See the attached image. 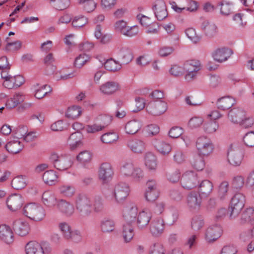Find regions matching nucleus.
I'll list each match as a JSON object with an SVG mask.
<instances>
[{
	"instance_id": "nucleus-51",
	"label": "nucleus",
	"mask_w": 254,
	"mask_h": 254,
	"mask_svg": "<svg viewBox=\"0 0 254 254\" xmlns=\"http://www.w3.org/2000/svg\"><path fill=\"white\" fill-rule=\"evenodd\" d=\"M105 68L111 71H116L121 68V64L113 59L106 61L104 64Z\"/></svg>"
},
{
	"instance_id": "nucleus-46",
	"label": "nucleus",
	"mask_w": 254,
	"mask_h": 254,
	"mask_svg": "<svg viewBox=\"0 0 254 254\" xmlns=\"http://www.w3.org/2000/svg\"><path fill=\"white\" fill-rule=\"evenodd\" d=\"M229 183L224 181L218 187V196L221 200H224L228 196L229 190Z\"/></svg>"
},
{
	"instance_id": "nucleus-55",
	"label": "nucleus",
	"mask_w": 254,
	"mask_h": 254,
	"mask_svg": "<svg viewBox=\"0 0 254 254\" xmlns=\"http://www.w3.org/2000/svg\"><path fill=\"white\" fill-rule=\"evenodd\" d=\"M65 239L77 243L81 241L82 236L79 231L71 230L64 238Z\"/></svg>"
},
{
	"instance_id": "nucleus-5",
	"label": "nucleus",
	"mask_w": 254,
	"mask_h": 254,
	"mask_svg": "<svg viewBox=\"0 0 254 254\" xmlns=\"http://www.w3.org/2000/svg\"><path fill=\"white\" fill-rule=\"evenodd\" d=\"M200 68L201 65L199 61L190 60L186 61L183 66L184 71L187 72L185 76V79L190 81L195 79Z\"/></svg>"
},
{
	"instance_id": "nucleus-48",
	"label": "nucleus",
	"mask_w": 254,
	"mask_h": 254,
	"mask_svg": "<svg viewBox=\"0 0 254 254\" xmlns=\"http://www.w3.org/2000/svg\"><path fill=\"white\" fill-rule=\"evenodd\" d=\"M1 104L4 105V106L1 107V113L5 108L12 109L16 107L12 97L8 98L6 95L3 94H1Z\"/></svg>"
},
{
	"instance_id": "nucleus-64",
	"label": "nucleus",
	"mask_w": 254,
	"mask_h": 254,
	"mask_svg": "<svg viewBox=\"0 0 254 254\" xmlns=\"http://www.w3.org/2000/svg\"><path fill=\"white\" fill-rule=\"evenodd\" d=\"M243 141L247 146H254V131H251L247 133L243 137Z\"/></svg>"
},
{
	"instance_id": "nucleus-33",
	"label": "nucleus",
	"mask_w": 254,
	"mask_h": 254,
	"mask_svg": "<svg viewBox=\"0 0 254 254\" xmlns=\"http://www.w3.org/2000/svg\"><path fill=\"white\" fill-rule=\"evenodd\" d=\"M120 89V86L117 82L108 81L102 84L100 88V91L104 94H112Z\"/></svg>"
},
{
	"instance_id": "nucleus-50",
	"label": "nucleus",
	"mask_w": 254,
	"mask_h": 254,
	"mask_svg": "<svg viewBox=\"0 0 254 254\" xmlns=\"http://www.w3.org/2000/svg\"><path fill=\"white\" fill-rule=\"evenodd\" d=\"M192 167L197 171L202 170L205 167L204 159L200 155L194 157L190 161Z\"/></svg>"
},
{
	"instance_id": "nucleus-9",
	"label": "nucleus",
	"mask_w": 254,
	"mask_h": 254,
	"mask_svg": "<svg viewBox=\"0 0 254 254\" xmlns=\"http://www.w3.org/2000/svg\"><path fill=\"white\" fill-rule=\"evenodd\" d=\"M202 199V197L198 191H191L187 196V205L191 210H198L200 208Z\"/></svg>"
},
{
	"instance_id": "nucleus-7",
	"label": "nucleus",
	"mask_w": 254,
	"mask_h": 254,
	"mask_svg": "<svg viewBox=\"0 0 254 254\" xmlns=\"http://www.w3.org/2000/svg\"><path fill=\"white\" fill-rule=\"evenodd\" d=\"M181 185L186 189H192L197 187L199 184V180L197 175L192 171L186 172L183 175Z\"/></svg>"
},
{
	"instance_id": "nucleus-24",
	"label": "nucleus",
	"mask_w": 254,
	"mask_h": 254,
	"mask_svg": "<svg viewBox=\"0 0 254 254\" xmlns=\"http://www.w3.org/2000/svg\"><path fill=\"white\" fill-rule=\"evenodd\" d=\"M201 29L204 34L208 37L215 36L218 31L217 27L215 23L206 20L202 23Z\"/></svg>"
},
{
	"instance_id": "nucleus-30",
	"label": "nucleus",
	"mask_w": 254,
	"mask_h": 254,
	"mask_svg": "<svg viewBox=\"0 0 254 254\" xmlns=\"http://www.w3.org/2000/svg\"><path fill=\"white\" fill-rule=\"evenodd\" d=\"M4 147L9 153L17 154L23 149V145L18 139H13L5 144Z\"/></svg>"
},
{
	"instance_id": "nucleus-38",
	"label": "nucleus",
	"mask_w": 254,
	"mask_h": 254,
	"mask_svg": "<svg viewBox=\"0 0 254 254\" xmlns=\"http://www.w3.org/2000/svg\"><path fill=\"white\" fill-rule=\"evenodd\" d=\"M137 213V207L135 206H131L126 208L124 211V217L126 223L131 224L134 222Z\"/></svg>"
},
{
	"instance_id": "nucleus-53",
	"label": "nucleus",
	"mask_w": 254,
	"mask_h": 254,
	"mask_svg": "<svg viewBox=\"0 0 254 254\" xmlns=\"http://www.w3.org/2000/svg\"><path fill=\"white\" fill-rule=\"evenodd\" d=\"M119 138L118 135L115 132H108L101 136V140L104 143H112Z\"/></svg>"
},
{
	"instance_id": "nucleus-3",
	"label": "nucleus",
	"mask_w": 254,
	"mask_h": 254,
	"mask_svg": "<svg viewBox=\"0 0 254 254\" xmlns=\"http://www.w3.org/2000/svg\"><path fill=\"white\" fill-rule=\"evenodd\" d=\"M54 167L58 170L64 171L70 168L73 164V157L67 154L53 153L50 158Z\"/></svg>"
},
{
	"instance_id": "nucleus-61",
	"label": "nucleus",
	"mask_w": 254,
	"mask_h": 254,
	"mask_svg": "<svg viewBox=\"0 0 254 254\" xmlns=\"http://www.w3.org/2000/svg\"><path fill=\"white\" fill-rule=\"evenodd\" d=\"M106 127L105 125L100 124H93L90 125H87L85 129L88 133H94L99 131H101Z\"/></svg>"
},
{
	"instance_id": "nucleus-40",
	"label": "nucleus",
	"mask_w": 254,
	"mask_h": 254,
	"mask_svg": "<svg viewBox=\"0 0 254 254\" xmlns=\"http://www.w3.org/2000/svg\"><path fill=\"white\" fill-rule=\"evenodd\" d=\"M6 44L4 50L7 52H15L19 50L22 47V42L20 40L12 41L9 37L5 39Z\"/></svg>"
},
{
	"instance_id": "nucleus-56",
	"label": "nucleus",
	"mask_w": 254,
	"mask_h": 254,
	"mask_svg": "<svg viewBox=\"0 0 254 254\" xmlns=\"http://www.w3.org/2000/svg\"><path fill=\"white\" fill-rule=\"evenodd\" d=\"M27 132L28 129L24 126H19L12 132L13 138H17L18 140L20 138H23Z\"/></svg>"
},
{
	"instance_id": "nucleus-23",
	"label": "nucleus",
	"mask_w": 254,
	"mask_h": 254,
	"mask_svg": "<svg viewBox=\"0 0 254 254\" xmlns=\"http://www.w3.org/2000/svg\"><path fill=\"white\" fill-rule=\"evenodd\" d=\"M32 89L33 91L34 96L38 99H43L49 92L52 91L50 87L47 84L40 85L36 83L32 86Z\"/></svg>"
},
{
	"instance_id": "nucleus-10",
	"label": "nucleus",
	"mask_w": 254,
	"mask_h": 254,
	"mask_svg": "<svg viewBox=\"0 0 254 254\" xmlns=\"http://www.w3.org/2000/svg\"><path fill=\"white\" fill-rule=\"evenodd\" d=\"M24 203L21 195L14 193L9 195L5 200L7 208L11 211H16L20 209Z\"/></svg>"
},
{
	"instance_id": "nucleus-57",
	"label": "nucleus",
	"mask_w": 254,
	"mask_h": 254,
	"mask_svg": "<svg viewBox=\"0 0 254 254\" xmlns=\"http://www.w3.org/2000/svg\"><path fill=\"white\" fill-rule=\"evenodd\" d=\"M134 166L131 162H126L121 169L122 174L127 177H130L134 169Z\"/></svg>"
},
{
	"instance_id": "nucleus-20",
	"label": "nucleus",
	"mask_w": 254,
	"mask_h": 254,
	"mask_svg": "<svg viewBox=\"0 0 254 254\" xmlns=\"http://www.w3.org/2000/svg\"><path fill=\"white\" fill-rule=\"evenodd\" d=\"M116 57L118 60L123 64L129 63L133 59V55L131 50L126 47L119 48L116 52Z\"/></svg>"
},
{
	"instance_id": "nucleus-2",
	"label": "nucleus",
	"mask_w": 254,
	"mask_h": 254,
	"mask_svg": "<svg viewBox=\"0 0 254 254\" xmlns=\"http://www.w3.org/2000/svg\"><path fill=\"white\" fill-rule=\"evenodd\" d=\"M23 213L30 219L36 222L42 221L46 216L43 207L35 203H30L25 205Z\"/></svg>"
},
{
	"instance_id": "nucleus-14",
	"label": "nucleus",
	"mask_w": 254,
	"mask_h": 254,
	"mask_svg": "<svg viewBox=\"0 0 254 254\" xmlns=\"http://www.w3.org/2000/svg\"><path fill=\"white\" fill-rule=\"evenodd\" d=\"M129 192L128 186L124 183L117 185L114 190V197L118 202L124 200L128 196Z\"/></svg>"
},
{
	"instance_id": "nucleus-16",
	"label": "nucleus",
	"mask_w": 254,
	"mask_h": 254,
	"mask_svg": "<svg viewBox=\"0 0 254 254\" xmlns=\"http://www.w3.org/2000/svg\"><path fill=\"white\" fill-rule=\"evenodd\" d=\"M152 9L158 20L164 19L168 15L166 4L162 0H156L153 5Z\"/></svg>"
},
{
	"instance_id": "nucleus-58",
	"label": "nucleus",
	"mask_w": 254,
	"mask_h": 254,
	"mask_svg": "<svg viewBox=\"0 0 254 254\" xmlns=\"http://www.w3.org/2000/svg\"><path fill=\"white\" fill-rule=\"evenodd\" d=\"M91 154L88 151L85 150L81 152L76 156V159L81 163L85 164L91 160Z\"/></svg>"
},
{
	"instance_id": "nucleus-42",
	"label": "nucleus",
	"mask_w": 254,
	"mask_h": 254,
	"mask_svg": "<svg viewBox=\"0 0 254 254\" xmlns=\"http://www.w3.org/2000/svg\"><path fill=\"white\" fill-rule=\"evenodd\" d=\"M81 134L78 131L73 133L70 135L67 142L70 146L71 150L75 149L81 144Z\"/></svg>"
},
{
	"instance_id": "nucleus-45",
	"label": "nucleus",
	"mask_w": 254,
	"mask_h": 254,
	"mask_svg": "<svg viewBox=\"0 0 254 254\" xmlns=\"http://www.w3.org/2000/svg\"><path fill=\"white\" fill-rule=\"evenodd\" d=\"M123 236L126 242H128L132 239L134 232L131 224L126 223L124 225Z\"/></svg>"
},
{
	"instance_id": "nucleus-26",
	"label": "nucleus",
	"mask_w": 254,
	"mask_h": 254,
	"mask_svg": "<svg viewBox=\"0 0 254 254\" xmlns=\"http://www.w3.org/2000/svg\"><path fill=\"white\" fill-rule=\"evenodd\" d=\"M232 54V51L228 48H223L216 50L213 54L215 61L219 63L226 61Z\"/></svg>"
},
{
	"instance_id": "nucleus-44",
	"label": "nucleus",
	"mask_w": 254,
	"mask_h": 254,
	"mask_svg": "<svg viewBox=\"0 0 254 254\" xmlns=\"http://www.w3.org/2000/svg\"><path fill=\"white\" fill-rule=\"evenodd\" d=\"M51 5L55 9L63 10L67 8L70 4L69 0H48Z\"/></svg>"
},
{
	"instance_id": "nucleus-59",
	"label": "nucleus",
	"mask_w": 254,
	"mask_h": 254,
	"mask_svg": "<svg viewBox=\"0 0 254 254\" xmlns=\"http://www.w3.org/2000/svg\"><path fill=\"white\" fill-rule=\"evenodd\" d=\"M88 22V19L84 16H79L75 17L72 22V24L75 28H81L85 25Z\"/></svg>"
},
{
	"instance_id": "nucleus-6",
	"label": "nucleus",
	"mask_w": 254,
	"mask_h": 254,
	"mask_svg": "<svg viewBox=\"0 0 254 254\" xmlns=\"http://www.w3.org/2000/svg\"><path fill=\"white\" fill-rule=\"evenodd\" d=\"M196 147L198 154L201 156H208L214 149L212 141L205 136L199 137L197 139Z\"/></svg>"
},
{
	"instance_id": "nucleus-49",
	"label": "nucleus",
	"mask_w": 254,
	"mask_h": 254,
	"mask_svg": "<svg viewBox=\"0 0 254 254\" xmlns=\"http://www.w3.org/2000/svg\"><path fill=\"white\" fill-rule=\"evenodd\" d=\"M204 225L203 218L200 216L193 217L191 221V228L194 231H198L201 230Z\"/></svg>"
},
{
	"instance_id": "nucleus-52",
	"label": "nucleus",
	"mask_w": 254,
	"mask_h": 254,
	"mask_svg": "<svg viewBox=\"0 0 254 254\" xmlns=\"http://www.w3.org/2000/svg\"><path fill=\"white\" fill-rule=\"evenodd\" d=\"M254 209L253 208L250 207L247 208L242 213L240 223L241 224H244L250 222L252 219V216L254 213Z\"/></svg>"
},
{
	"instance_id": "nucleus-60",
	"label": "nucleus",
	"mask_w": 254,
	"mask_h": 254,
	"mask_svg": "<svg viewBox=\"0 0 254 254\" xmlns=\"http://www.w3.org/2000/svg\"><path fill=\"white\" fill-rule=\"evenodd\" d=\"M89 58L86 54H81L76 58L74 66L77 68L82 67L88 61Z\"/></svg>"
},
{
	"instance_id": "nucleus-35",
	"label": "nucleus",
	"mask_w": 254,
	"mask_h": 254,
	"mask_svg": "<svg viewBox=\"0 0 254 254\" xmlns=\"http://www.w3.org/2000/svg\"><path fill=\"white\" fill-rule=\"evenodd\" d=\"M26 254H43V247L35 241H31L25 246Z\"/></svg>"
},
{
	"instance_id": "nucleus-13",
	"label": "nucleus",
	"mask_w": 254,
	"mask_h": 254,
	"mask_svg": "<svg viewBox=\"0 0 254 254\" xmlns=\"http://www.w3.org/2000/svg\"><path fill=\"white\" fill-rule=\"evenodd\" d=\"M165 229V222L160 217L154 218L150 225V232L154 237L160 236Z\"/></svg>"
},
{
	"instance_id": "nucleus-37",
	"label": "nucleus",
	"mask_w": 254,
	"mask_h": 254,
	"mask_svg": "<svg viewBox=\"0 0 254 254\" xmlns=\"http://www.w3.org/2000/svg\"><path fill=\"white\" fill-rule=\"evenodd\" d=\"M199 191L201 196L207 197L212 192L213 186L212 183L208 180L203 181L199 185Z\"/></svg>"
},
{
	"instance_id": "nucleus-4",
	"label": "nucleus",
	"mask_w": 254,
	"mask_h": 254,
	"mask_svg": "<svg viewBox=\"0 0 254 254\" xmlns=\"http://www.w3.org/2000/svg\"><path fill=\"white\" fill-rule=\"evenodd\" d=\"M245 196L242 193H237L234 195L231 199L229 207L231 218H235L238 216L245 206Z\"/></svg>"
},
{
	"instance_id": "nucleus-43",
	"label": "nucleus",
	"mask_w": 254,
	"mask_h": 254,
	"mask_svg": "<svg viewBox=\"0 0 254 254\" xmlns=\"http://www.w3.org/2000/svg\"><path fill=\"white\" fill-rule=\"evenodd\" d=\"M115 223L112 219H105L100 223L101 231L104 233H109L114 231Z\"/></svg>"
},
{
	"instance_id": "nucleus-25",
	"label": "nucleus",
	"mask_w": 254,
	"mask_h": 254,
	"mask_svg": "<svg viewBox=\"0 0 254 254\" xmlns=\"http://www.w3.org/2000/svg\"><path fill=\"white\" fill-rule=\"evenodd\" d=\"M57 207L61 212L67 216L72 215L74 212L73 205L70 202L64 199H59Z\"/></svg>"
},
{
	"instance_id": "nucleus-8",
	"label": "nucleus",
	"mask_w": 254,
	"mask_h": 254,
	"mask_svg": "<svg viewBox=\"0 0 254 254\" xmlns=\"http://www.w3.org/2000/svg\"><path fill=\"white\" fill-rule=\"evenodd\" d=\"M167 103L162 100L151 102L146 107L147 113L155 116L162 115L167 111Z\"/></svg>"
},
{
	"instance_id": "nucleus-32",
	"label": "nucleus",
	"mask_w": 254,
	"mask_h": 254,
	"mask_svg": "<svg viewBox=\"0 0 254 254\" xmlns=\"http://www.w3.org/2000/svg\"><path fill=\"white\" fill-rule=\"evenodd\" d=\"M151 213L143 210L138 215L137 220V226L139 229H143L146 227L151 218Z\"/></svg>"
},
{
	"instance_id": "nucleus-39",
	"label": "nucleus",
	"mask_w": 254,
	"mask_h": 254,
	"mask_svg": "<svg viewBox=\"0 0 254 254\" xmlns=\"http://www.w3.org/2000/svg\"><path fill=\"white\" fill-rule=\"evenodd\" d=\"M145 165L149 170H154L157 165L156 156L151 152H147L144 156Z\"/></svg>"
},
{
	"instance_id": "nucleus-63",
	"label": "nucleus",
	"mask_w": 254,
	"mask_h": 254,
	"mask_svg": "<svg viewBox=\"0 0 254 254\" xmlns=\"http://www.w3.org/2000/svg\"><path fill=\"white\" fill-rule=\"evenodd\" d=\"M232 3L224 0L221 3V13L225 15L230 14L232 12Z\"/></svg>"
},
{
	"instance_id": "nucleus-54",
	"label": "nucleus",
	"mask_w": 254,
	"mask_h": 254,
	"mask_svg": "<svg viewBox=\"0 0 254 254\" xmlns=\"http://www.w3.org/2000/svg\"><path fill=\"white\" fill-rule=\"evenodd\" d=\"M81 114V110L79 107L73 106L69 108L66 113V117L69 119H75Z\"/></svg>"
},
{
	"instance_id": "nucleus-27",
	"label": "nucleus",
	"mask_w": 254,
	"mask_h": 254,
	"mask_svg": "<svg viewBox=\"0 0 254 254\" xmlns=\"http://www.w3.org/2000/svg\"><path fill=\"white\" fill-rule=\"evenodd\" d=\"M142 127L141 122L137 120H132L126 123L125 130L127 134L133 135L137 133Z\"/></svg>"
},
{
	"instance_id": "nucleus-19",
	"label": "nucleus",
	"mask_w": 254,
	"mask_h": 254,
	"mask_svg": "<svg viewBox=\"0 0 254 254\" xmlns=\"http://www.w3.org/2000/svg\"><path fill=\"white\" fill-rule=\"evenodd\" d=\"M14 240L11 228L6 224L1 225V241L7 245L12 244Z\"/></svg>"
},
{
	"instance_id": "nucleus-11",
	"label": "nucleus",
	"mask_w": 254,
	"mask_h": 254,
	"mask_svg": "<svg viewBox=\"0 0 254 254\" xmlns=\"http://www.w3.org/2000/svg\"><path fill=\"white\" fill-rule=\"evenodd\" d=\"M147 189L145 197L147 201L153 202L158 198L159 194L158 186L155 180H149L147 183Z\"/></svg>"
},
{
	"instance_id": "nucleus-36",
	"label": "nucleus",
	"mask_w": 254,
	"mask_h": 254,
	"mask_svg": "<svg viewBox=\"0 0 254 254\" xmlns=\"http://www.w3.org/2000/svg\"><path fill=\"white\" fill-rule=\"evenodd\" d=\"M11 185L15 190H21L27 185V179L26 176L18 175L14 177L11 181Z\"/></svg>"
},
{
	"instance_id": "nucleus-21",
	"label": "nucleus",
	"mask_w": 254,
	"mask_h": 254,
	"mask_svg": "<svg viewBox=\"0 0 254 254\" xmlns=\"http://www.w3.org/2000/svg\"><path fill=\"white\" fill-rule=\"evenodd\" d=\"M246 115L245 111L239 108H235L229 111L228 118L234 124H239Z\"/></svg>"
},
{
	"instance_id": "nucleus-34",
	"label": "nucleus",
	"mask_w": 254,
	"mask_h": 254,
	"mask_svg": "<svg viewBox=\"0 0 254 254\" xmlns=\"http://www.w3.org/2000/svg\"><path fill=\"white\" fill-rule=\"evenodd\" d=\"M59 191L64 197L71 198L75 195L76 190L72 185L64 184L59 187Z\"/></svg>"
},
{
	"instance_id": "nucleus-12",
	"label": "nucleus",
	"mask_w": 254,
	"mask_h": 254,
	"mask_svg": "<svg viewBox=\"0 0 254 254\" xmlns=\"http://www.w3.org/2000/svg\"><path fill=\"white\" fill-rule=\"evenodd\" d=\"M227 157L229 162L231 165L237 166L241 164L243 156L240 149L231 145L228 150Z\"/></svg>"
},
{
	"instance_id": "nucleus-29",
	"label": "nucleus",
	"mask_w": 254,
	"mask_h": 254,
	"mask_svg": "<svg viewBox=\"0 0 254 254\" xmlns=\"http://www.w3.org/2000/svg\"><path fill=\"white\" fill-rule=\"evenodd\" d=\"M59 200V199H58L55 195L50 191H45L42 195L43 202L46 206L50 208L57 206Z\"/></svg>"
},
{
	"instance_id": "nucleus-28",
	"label": "nucleus",
	"mask_w": 254,
	"mask_h": 254,
	"mask_svg": "<svg viewBox=\"0 0 254 254\" xmlns=\"http://www.w3.org/2000/svg\"><path fill=\"white\" fill-rule=\"evenodd\" d=\"M127 145L132 152L136 153H141L145 150V143L137 139L128 140Z\"/></svg>"
},
{
	"instance_id": "nucleus-62",
	"label": "nucleus",
	"mask_w": 254,
	"mask_h": 254,
	"mask_svg": "<svg viewBox=\"0 0 254 254\" xmlns=\"http://www.w3.org/2000/svg\"><path fill=\"white\" fill-rule=\"evenodd\" d=\"M144 176V173L143 170L139 168L136 167L134 168L132 174H131L130 177L136 181H140Z\"/></svg>"
},
{
	"instance_id": "nucleus-17",
	"label": "nucleus",
	"mask_w": 254,
	"mask_h": 254,
	"mask_svg": "<svg viewBox=\"0 0 254 254\" xmlns=\"http://www.w3.org/2000/svg\"><path fill=\"white\" fill-rule=\"evenodd\" d=\"M114 174L111 164L108 162L102 163L99 169V177L103 182L109 181Z\"/></svg>"
},
{
	"instance_id": "nucleus-1",
	"label": "nucleus",
	"mask_w": 254,
	"mask_h": 254,
	"mask_svg": "<svg viewBox=\"0 0 254 254\" xmlns=\"http://www.w3.org/2000/svg\"><path fill=\"white\" fill-rule=\"evenodd\" d=\"M74 203L77 212L82 218L90 216L93 210L95 212H101L105 209L104 199L100 194L95 195L91 203L86 194L79 193L75 198Z\"/></svg>"
},
{
	"instance_id": "nucleus-31",
	"label": "nucleus",
	"mask_w": 254,
	"mask_h": 254,
	"mask_svg": "<svg viewBox=\"0 0 254 254\" xmlns=\"http://www.w3.org/2000/svg\"><path fill=\"white\" fill-rule=\"evenodd\" d=\"M152 144L156 149L163 155L168 154L172 150L170 144L163 140L155 139L152 141Z\"/></svg>"
},
{
	"instance_id": "nucleus-15",
	"label": "nucleus",
	"mask_w": 254,
	"mask_h": 254,
	"mask_svg": "<svg viewBox=\"0 0 254 254\" xmlns=\"http://www.w3.org/2000/svg\"><path fill=\"white\" fill-rule=\"evenodd\" d=\"M6 65L5 67L1 65V83L4 88L9 89L14 88V77L9 71V66Z\"/></svg>"
},
{
	"instance_id": "nucleus-47",
	"label": "nucleus",
	"mask_w": 254,
	"mask_h": 254,
	"mask_svg": "<svg viewBox=\"0 0 254 254\" xmlns=\"http://www.w3.org/2000/svg\"><path fill=\"white\" fill-rule=\"evenodd\" d=\"M57 179L58 176L53 170L46 171L43 175V179L44 182L50 185H52L55 182L57 181Z\"/></svg>"
},
{
	"instance_id": "nucleus-18",
	"label": "nucleus",
	"mask_w": 254,
	"mask_h": 254,
	"mask_svg": "<svg viewBox=\"0 0 254 254\" xmlns=\"http://www.w3.org/2000/svg\"><path fill=\"white\" fill-rule=\"evenodd\" d=\"M221 227L218 225H212L208 227L205 232V240L208 243L213 242L221 235Z\"/></svg>"
},
{
	"instance_id": "nucleus-22",
	"label": "nucleus",
	"mask_w": 254,
	"mask_h": 254,
	"mask_svg": "<svg viewBox=\"0 0 254 254\" xmlns=\"http://www.w3.org/2000/svg\"><path fill=\"white\" fill-rule=\"evenodd\" d=\"M13 229L17 234L23 237L29 233L30 226L26 222L17 220L13 222Z\"/></svg>"
},
{
	"instance_id": "nucleus-41",
	"label": "nucleus",
	"mask_w": 254,
	"mask_h": 254,
	"mask_svg": "<svg viewBox=\"0 0 254 254\" xmlns=\"http://www.w3.org/2000/svg\"><path fill=\"white\" fill-rule=\"evenodd\" d=\"M235 103L234 99L229 97H224L218 100L217 105L218 109L225 110L230 108Z\"/></svg>"
}]
</instances>
